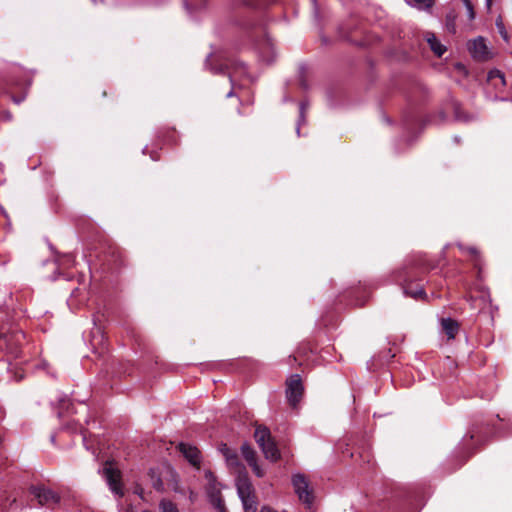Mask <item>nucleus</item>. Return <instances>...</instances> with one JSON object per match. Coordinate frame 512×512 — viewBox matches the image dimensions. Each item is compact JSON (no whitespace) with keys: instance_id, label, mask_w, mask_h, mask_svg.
I'll return each mask as SVG.
<instances>
[{"instance_id":"obj_29","label":"nucleus","mask_w":512,"mask_h":512,"mask_svg":"<svg viewBox=\"0 0 512 512\" xmlns=\"http://www.w3.org/2000/svg\"><path fill=\"white\" fill-rule=\"evenodd\" d=\"M133 493L140 496L142 499H144V497H143L144 489L141 487V485H139V484L135 485Z\"/></svg>"},{"instance_id":"obj_30","label":"nucleus","mask_w":512,"mask_h":512,"mask_svg":"<svg viewBox=\"0 0 512 512\" xmlns=\"http://www.w3.org/2000/svg\"><path fill=\"white\" fill-rule=\"evenodd\" d=\"M237 25L243 28H251L254 24L251 22L243 21L242 19H237Z\"/></svg>"},{"instance_id":"obj_10","label":"nucleus","mask_w":512,"mask_h":512,"mask_svg":"<svg viewBox=\"0 0 512 512\" xmlns=\"http://www.w3.org/2000/svg\"><path fill=\"white\" fill-rule=\"evenodd\" d=\"M468 47L474 59L478 61H486L489 58L488 49L482 37L471 41Z\"/></svg>"},{"instance_id":"obj_2","label":"nucleus","mask_w":512,"mask_h":512,"mask_svg":"<svg viewBox=\"0 0 512 512\" xmlns=\"http://www.w3.org/2000/svg\"><path fill=\"white\" fill-rule=\"evenodd\" d=\"M205 65L215 74H226L234 85L237 78L247 74L246 65L238 60L223 58L222 56L209 55Z\"/></svg>"},{"instance_id":"obj_12","label":"nucleus","mask_w":512,"mask_h":512,"mask_svg":"<svg viewBox=\"0 0 512 512\" xmlns=\"http://www.w3.org/2000/svg\"><path fill=\"white\" fill-rule=\"evenodd\" d=\"M425 39L429 44L430 49L434 52L435 55L441 57L444 54L446 48L439 42L434 33L426 32Z\"/></svg>"},{"instance_id":"obj_25","label":"nucleus","mask_w":512,"mask_h":512,"mask_svg":"<svg viewBox=\"0 0 512 512\" xmlns=\"http://www.w3.org/2000/svg\"><path fill=\"white\" fill-rule=\"evenodd\" d=\"M253 472L258 476V477H263L264 476V471L260 468V466L258 465L257 461L254 462V464H250L249 465Z\"/></svg>"},{"instance_id":"obj_7","label":"nucleus","mask_w":512,"mask_h":512,"mask_svg":"<svg viewBox=\"0 0 512 512\" xmlns=\"http://www.w3.org/2000/svg\"><path fill=\"white\" fill-rule=\"evenodd\" d=\"M205 477L208 480L207 494L211 504L219 511L224 512V500L222 499L220 488L216 481L215 476L211 471H206Z\"/></svg>"},{"instance_id":"obj_1","label":"nucleus","mask_w":512,"mask_h":512,"mask_svg":"<svg viewBox=\"0 0 512 512\" xmlns=\"http://www.w3.org/2000/svg\"><path fill=\"white\" fill-rule=\"evenodd\" d=\"M427 271L423 265L414 261L409 262L402 268L396 270L393 274L394 280L402 287L403 293L406 296L412 297L416 300L424 299L426 293L424 290L421 275Z\"/></svg>"},{"instance_id":"obj_8","label":"nucleus","mask_w":512,"mask_h":512,"mask_svg":"<svg viewBox=\"0 0 512 512\" xmlns=\"http://www.w3.org/2000/svg\"><path fill=\"white\" fill-rule=\"evenodd\" d=\"M29 492L37 499L38 503L42 506L55 505L60 501V496L51 489L44 486H34L29 488Z\"/></svg>"},{"instance_id":"obj_15","label":"nucleus","mask_w":512,"mask_h":512,"mask_svg":"<svg viewBox=\"0 0 512 512\" xmlns=\"http://www.w3.org/2000/svg\"><path fill=\"white\" fill-rule=\"evenodd\" d=\"M260 57L267 64H271L274 60L272 44L268 40H266L260 48Z\"/></svg>"},{"instance_id":"obj_5","label":"nucleus","mask_w":512,"mask_h":512,"mask_svg":"<svg viewBox=\"0 0 512 512\" xmlns=\"http://www.w3.org/2000/svg\"><path fill=\"white\" fill-rule=\"evenodd\" d=\"M291 481L299 500L308 508H311V505L314 501V493L310 488L307 477L304 474L297 473L292 476Z\"/></svg>"},{"instance_id":"obj_3","label":"nucleus","mask_w":512,"mask_h":512,"mask_svg":"<svg viewBox=\"0 0 512 512\" xmlns=\"http://www.w3.org/2000/svg\"><path fill=\"white\" fill-rule=\"evenodd\" d=\"M254 438L266 459L272 462H276L280 459V451L267 427L257 426L254 432Z\"/></svg>"},{"instance_id":"obj_11","label":"nucleus","mask_w":512,"mask_h":512,"mask_svg":"<svg viewBox=\"0 0 512 512\" xmlns=\"http://www.w3.org/2000/svg\"><path fill=\"white\" fill-rule=\"evenodd\" d=\"M179 451L183 454V456L190 462L191 465H193L196 468H200V451L197 447L186 444V443H180Z\"/></svg>"},{"instance_id":"obj_6","label":"nucleus","mask_w":512,"mask_h":512,"mask_svg":"<svg viewBox=\"0 0 512 512\" xmlns=\"http://www.w3.org/2000/svg\"><path fill=\"white\" fill-rule=\"evenodd\" d=\"M304 393L302 379L299 374H293L286 380V398L292 407H296Z\"/></svg>"},{"instance_id":"obj_13","label":"nucleus","mask_w":512,"mask_h":512,"mask_svg":"<svg viewBox=\"0 0 512 512\" xmlns=\"http://www.w3.org/2000/svg\"><path fill=\"white\" fill-rule=\"evenodd\" d=\"M442 329L449 339H453L459 331V324L451 318H443L441 321Z\"/></svg>"},{"instance_id":"obj_14","label":"nucleus","mask_w":512,"mask_h":512,"mask_svg":"<svg viewBox=\"0 0 512 512\" xmlns=\"http://www.w3.org/2000/svg\"><path fill=\"white\" fill-rule=\"evenodd\" d=\"M220 451L224 455L226 462L230 467L239 466V458L235 451L231 450L226 444L221 446Z\"/></svg>"},{"instance_id":"obj_35","label":"nucleus","mask_w":512,"mask_h":512,"mask_svg":"<svg viewBox=\"0 0 512 512\" xmlns=\"http://www.w3.org/2000/svg\"><path fill=\"white\" fill-rule=\"evenodd\" d=\"M300 85H301V87H302L303 89H307V87H308V86H307V83H306V81H305L304 79H301V80H300Z\"/></svg>"},{"instance_id":"obj_24","label":"nucleus","mask_w":512,"mask_h":512,"mask_svg":"<svg viewBox=\"0 0 512 512\" xmlns=\"http://www.w3.org/2000/svg\"><path fill=\"white\" fill-rule=\"evenodd\" d=\"M185 6L188 11H194L204 6V0H199V3L197 4H193L187 1L185 2Z\"/></svg>"},{"instance_id":"obj_36","label":"nucleus","mask_w":512,"mask_h":512,"mask_svg":"<svg viewBox=\"0 0 512 512\" xmlns=\"http://www.w3.org/2000/svg\"><path fill=\"white\" fill-rule=\"evenodd\" d=\"M83 442H84V444H85L86 448H87V449H90V448L88 447V445H87V438H86V436H85V435H83Z\"/></svg>"},{"instance_id":"obj_38","label":"nucleus","mask_w":512,"mask_h":512,"mask_svg":"<svg viewBox=\"0 0 512 512\" xmlns=\"http://www.w3.org/2000/svg\"><path fill=\"white\" fill-rule=\"evenodd\" d=\"M127 512H133V510H132V509H129Z\"/></svg>"},{"instance_id":"obj_19","label":"nucleus","mask_w":512,"mask_h":512,"mask_svg":"<svg viewBox=\"0 0 512 512\" xmlns=\"http://www.w3.org/2000/svg\"><path fill=\"white\" fill-rule=\"evenodd\" d=\"M307 109H308V103L305 101H302L299 105V119H298L297 128H296V132H297L298 136L300 135V126L302 124H304L306 121L305 118H306Z\"/></svg>"},{"instance_id":"obj_4","label":"nucleus","mask_w":512,"mask_h":512,"mask_svg":"<svg viewBox=\"0 0 512 512\" xmlns=\"http://www.w3.org/2000/svg\"><path fill=\"white\" fill-rule=\"evenodd\" d=\"M237 493L245 512H256L258 501L255 489L246 475H239L236 479Z\"/></svg>"},{"instance_id":"obj_34","label":"nucleus","mask_w":512,"mask_h":512,"mask_svg":"<svg viewBox=\"0 0 512 512\" xmlns=\"http://www.w3.org/2000/svg\"><path fill=\"white\" fill-rule=\"evenodd\" d=\"M478 433H479V432H478L477 430H475V429L471 430V436H470V438H471V439H474L475 437H478Z\"/></svg>"},{"instance_id":"obj_37","label":"nucleus","mask_w":512,"mask_h":512,"mask_svg":"<svg viewBox=\"0 0 512 512\" xmlns=\"http://www.w3.org/2000/svg\"><path fill=\"white\" fill-rule=\"evenodd\" d=\"M233 95V92L230 91L228 94H227V97H231Z\"/></svg>"},{"instance_id":"obj_31","label":"nucleus","mask_w":512,"mask_h":512,"mask_svg":"<svg viewBox=\"0 0 512 512\" xmlns=\"http://www.w3.org/2000/svg\"><path fill=\"white\" fill-rule=\"evenodd\" d=\"M494 76H498L499 78H501L502 80L504 79V76L503 74L500 72V71H494V72H491L490 73V77H494Z\"/></svg>"},{"instance_id":"obj_16","label":"nucleus","mask_w":512,"mask_h":512,"mask_svg":"<svg viewBox=\"0 0 512 512\" xmlns=\"http://www.w3.org/2000/svg\"><path fill=\"white\" fill-rule=\"evenodd\" d=\"M241 452L244 459L247 461L249 465L254 464V462L257 461L256 452L248 443H244L241 446Z\"/></svg>"},{"instance_id":"obj_9","label":"nucleus","mask_w":512,"mask_h":512,"mask_svg":"<svg viewBox=\"0 0 512 512\" xmlns=\"http://www.w3.org/2000/svg\"><path fill=\"white\" fill-rule=\"evenodd\" d=\"M104 475L106 482L110 488V490L118 497L124 496V490L121 483V473L119 470L114 469L111 466H106L104 468Z\"/></svg>"},{"instance_id":"obj_27","label":"nucleus","mask_w":512,"mask_h":512,"mask_svg":"<svg viewBox=\"0 0 512 512\" xmlns=\"http://www.w3.org/2000/svg\"><path fill=\"white\" fill-rule=\"evenodd\" d=\"M463 2L467 8L470 18L473 19L474 18L473 5L471 4L470 0H463Z\"/></svg>"},{"instance_id":"obj_28","label":"nucleus","mask_w":512,"mask_h":512,"mask_svg":"<svg viewBox=\"0 0 512 512\" xmlns=\"http://www.w3.org/2000/svg\"><path fill=\"white\" fill-rule=\"evenodd\" d=\"M153 487L158 491H161L163 489V482L159 477L153 479Z\"/></svg>"},{"instance_id":"obj_21","label":"nucleus","mask_w":512,"mask_h":512,"mask_svg":"<svg viewBox=\"0 0 512 512\" xmlns=\"http://www.w3.org/2000/svg\"><path fill=\"white\" fill-rule=\"evenodd\" d=\"M160 510L161 512H179V510L177 509L176 505L171 502L170 500H162L160 502Z\"/></svg>"},{"instance_id":"obj_18","label":"nucleus","mask_w":512,"mask_h":512,"mask_svg":"<svg viewBox=\"0 0 512 512\" xmlns=\"http://www.w3.org/2000/svg\"><path fill=\"white\" fill-rule=\"evenodd\" d=\"M72 403L70 402V399L63 397L59 399L58 407H57V416L59 418L63 417L66 413H70V410L72 408Z\"/></svg>"},{"instance_id":"obj_20","label":"nucleus","mask_w":512,"mask_h":512,"mask_svg":"<svg viewBox=\"0 0 512 512\" xmlns=\"http://www.w3.org/2000/svg\"><path fill=\"white\" fill-rule=\"evenodd\" d=\"M97 321H100L99 318H94L95 329L92 331V336H93L92 345L93 346H95L96 340H99L98 341L99 344H102L103 340H104L101 327L97 325Z\"/></svg>"},{"instance_id":"obj_22","label":"nucleus","mask_w":512,"mask_h":512,"mask_svg":"<svg viewBox=\"0 0 512 512\" xmlns=\"http://www.w3.org/2000/svg\"><path fill=\"white\" fill-rule=\"evenodd\" d=\"M419 8L429 9L434 5V0H412Z\"/></svg>"},{"instance_id":"obj_23","label":"nucleus","mask_w":512,"mask_h":512,"mask_svg":"<svg viewBox=\"0 0 512 512\" xmlns=\"http://www.w3.org/2000/svg\"><path fill=\"white\" fill-rule=\"evenodd\" d=\"M452 13H449L446 17V26L449 31H455V17L452 16Z\"/></svg>"},{"instance_id":"obj_26","label":"nucleus","mask_w":512,"mask_h":512,"mask_svg":"<svg viewBox=\"0 0 512 512\" xmlns=\"http://www.w3.org/2000/svg\"><path fill=\"white\" fill-rule=\"evenodd\" d=\"M458 247L463 251H467L471 256H474L475 258L478 257V251L476 248H474V247L465 248L462 244H458Z\"/></svg>"},{"instance_id":"obj_33","label":"nucleus","mask_w":512,"mask_h":512,"mask_svg":"<svg viewBox=\"0 0 512 512\" xmlns=\"http://www.w3.org/2000/svg\"><path fill=\"white\" fill-rule=\"evenodd\" d=\"M1 342H5V343L8 342V336L6 334H1L0 333V343Z\"/></svg>"},{"instance_id":"obj_32","label":"nucleus","mask_w":512,"mask_h":512,"mask_svg":"<svg viewBox=\"0 0 512 512\" xmlns=\"http://www.w3.org/2000/svg\"><path fill=\"white\" fill-rule=\"evenodd\" d=\"M260 512H277V511L273 510L272 508H270L268 506H263L261 508Z\"/></svg>"},{"instance_id":"obj_17","label":"nucleus","mask_w":512,"mask_h":512,"mask_svg":"<svg viewBox=\"0 0 512 512\" xmlns=\"http://www.w3.org/2000/svg\"><path fill=\"white\" fill-rule=\"evenodd\" d=\"M453 112L455 119L462 122H469L473 119V117L467 114L461 107L458 102L453 103Z\"/></svg>"}]
</instances>
